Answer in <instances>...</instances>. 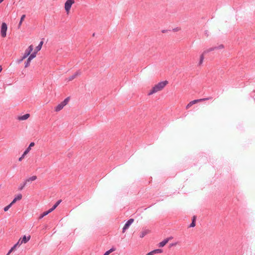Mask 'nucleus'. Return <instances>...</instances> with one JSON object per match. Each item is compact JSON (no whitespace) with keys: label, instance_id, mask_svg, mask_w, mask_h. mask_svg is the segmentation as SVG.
<instances>
[{"label":"nucleus","instance_id":"1","mask_svg":"<svg viewBox=\"0 0 255 255\" xmlns=\"http://www.w3.org/2000/svg\"><path fill=\"white\" fill-rule=\"evenodd\" d=\"M168 84L167 81H164L158 83L157 84L155 85L150 90V91L148 93V95H152L154 93H155L159 91L162 90L165 86Z\"/></svg>","mask_w":255,"mask_h":255},{"label":"nucleus","instance_id":"2","mask_svg":"<svg viewBox=\"0 0 255 255\" xmlns=\"http://www.w3.org/2000/svg\"><path fill=\"white\" fill-rule=\"evenodd\" d=\"M224 46L223 44H220L218 46L212 47H211V48L205 50L200 56V61L199 62L198 65H201L202 64L204 58V55L205 54H207L208 52H211L212 51H214V50H215L217 49H223V48H224Z\"/></svg>","mask_w":255,"mask_h":255},{"label":"nucleus","instance_id":"3","mask_svg":"<svg viewBox=\"0 0 255 255\" xmlns=\"http://www.w3.org/2000/svg\"><path fill=\"white\" fill-rule=\"evenodd\" d=\"M7 29V24L5 22H2L0 27V34L2 37H6Z\"/></svg>","mask_w":255,"mask_h":255},{"label":"nucleus","instance_id":"4","mask_svg":"<svg viewBox=\"0 0 255 255\" xmlns=\"http://www.w3.org/2000/svg\"><path fill=\"white\" fill-rule=\"evenodd\" d=\"M74 3V0H67L65 3V9L67 13H68L72 5Z\"/></svg>","mask_w":255,"mask_h":255},{"label":"nucleus","instance_id":"5","mask_svg":"<svg viewBox=\"0 0 255 255\" xmlns=\"http://www.w3.org/2000/svg\"><path fill=\"white\" fill-rule=\"evenodd\" d=\"M133 219H129L125 224L123 228V233H125L126 231L129 228V227L131 225V224L133 222Z\"/></svg>","mask_w":255,"mask_h":255},{"label":"nucleus","instance_id":"6","mask_svg":"<svg viewBox=\"0 0 255 255\" xmlns=\"http://www.w3.org/2000/svg\"><path fill=\"white\" fill-rule=\"evenodd\" d=\"M32 50L33 46L32 45H30L28 48L25 50L24 54L23 56V58H26L27 57H28L30 54V53Z\"/></svg>","mask_w":255,"mask_h":255},{"label":"nucleus","instance_id":"7","mask_svg":"<svg viewBox=\"0 0 255 255\" xmlns=\"http://www.w3.org/2000/svg\"><path fill=\"white\" fill-rule=\"evenodd\" d=\"M213 99V97H209L207 98H203V99H197V100H194L193 101H191L192 104H193V105L195 104H196L198 102H202V101H206V100H212Z\"/></svg>","mask_w":255,"mask_h":255},{"label":"nucleus","instance_id":"8","mask_svg":"<svg viewBox=\"0 0 255 255\" xmlns=\"http://www.w3.org/2000/svg\"><path fill=\"white\" fill-rule=\"evenodd\" d=\"M30 239V236H29L26 237V236H23L22 238H20V244L21 245L22 243H26L29 241Z\"/></svg>","mask_w":255,"mask_h":255},{"label":"nucleus","instance_id":"9","mask_svg":"<svg viewBox=\"0 0 255 255\" xmlns=\"http://www.w3.org/2000/svg\"><path fill=\"white\" fill-rule=\"evenodd\" d=\"M81 72L80 71H77L76 73H75L73 75L69 77V78L67 79L68 81H71L74 80L77 76L81 75Z\"/></svg>","mask_w":255,"mask_h":255},{"label":"nucleus","instance_id":"10","mask_svg":"<svg viewBox=\"0 0 255 255\" xmlns=\"http://www.w3.org/2000/svg\"><path fill=\"white\" fill-rule=\"evenodd\" d=\"M29 117L30 115L29 114H26L23 116L18 117L17 119L19 121H24L27 120Z\"/></svg>","mask_w":255,"mask_h":255},{"label":"nucleus","instance_id":"11","mask_svg":"<svg viewBox=\"0 0 255 255\" xmlns=\"http://www.w3.org/2000/svg\"><path fill=\"white\" fill-rule=\"evenodd\" d=\"M35 145L34 142H31L29 146L26 149V150L24 151V155H26L29 151L31 150V147Z\"/></svg>","mask_w":255,"mask_h":255},{"label":"nucleus","instance_id":"12","mask_svg":"<svg viewBox=\"0 0 255 255\" xmlns=\"http://www.w3.org/2000/svg\"><path fill=\"white\" fill-rule=\"evenodd\" d=\"M61 201V200L57 201L55 203V204L53 206V207L49 210L50 211V212H52L54 209H55L56 207L60 204Z\"/></svg>","mask_w":255,"mask_h":255},{"label":"nucleus","instance_id":"13","mask_svg":"<svg viewBox=\"0 0 255 255\" xmlns=\"http://www.w3.org/2000/svg\"><path fill=\"white\" fill-rule=\"evenodd\" d=\"M169 240V238H167L166 239H164L163 241H162L159 244V245H158L159 247H164L168 243Z\"/></svg>","mask_w":255,"mask_h":255},{"label":"nucleus","instance_id":"14","mask_svg":"<svg viewBox=\"0 0 255 255\" xmlns=\"http://www.w3.org/2000/svg\"><path fill=\"white\" fill-rule=\"evenodd\" d=\"M150 232V231L147 229L144 230L140 234L139 237L141 238H143L146 235Z\"/></svg>","mask_w":255,"mask_h":255},{"label":"nucleus","instance_id":"15","mask_svg":"<svg viewBox=\"0 0 255 255\" xmlns=\"http://www.w3.org/2000/svg\"><path fill=\"white\" fill-rule=\"evenodd\" d=\"M64 106L61 103L59 104H58L55 108V111L56 112H59L60 110H61Z\"/></svg>","mask_w":255,"mask_h":255},{"label":"nucleus","instance_id":"16","mask_svg":"<svg viewBox=\"0 0 255 255\" xmlns=\"http://www.w3.org/2000/svg\"><path fill=\"white\" fill-rule=\"evenodd\" d=\"M20 239L18 240V241L17 242L16 244H15L9 250V253H11L13 251H14L17 246H19L20 245Z\"/></svg>","mask_w":255,"mask_h":255},{"label":"nucleus","instance_id":"17","mask_svg":"<svg viewBox=\"0 0 255 255\" xmlns=\"http://www.w3.org/2000/svg\"><path fill=\"white\" fill-rule=\"evenodd\" d=\"M25 16H26V15L25 14H23L21 16V17L20 18V21L18 24V29H19L20 28L22 23L23 21L24 20V18H25Z\"/></svg>","mask_w":255,"mask_h":255},{"label":"nucleus","instance_id":"18","mask_svg":"<svg viewBox=\"0 0 255 255\" xmlns=\"http://www.w3.org/2000/svg\"><path fill=\"white\" fill-rule=\"evenodd\" d=\"M50 213H51V212L49 210L47 211L44 212L42 214H41L40 215V216L39 217V219H41L43 218L44 216L47 215Z\"/></svg>","mask_w":255,"mask_h":255},{"label":"nucleus","instance_id":"19","mask_svg":"<svg viewBox=\"0 0 255 255\" xmlns=\"http://www.w3.org/2000/svg\"><path fill=\"white\" fill-rule=\"evenodd\" d=\"M37 179L36 176H32L25 180V182L27 183L28 182L34 181Z\"/></svg>","mask_w":255,"mask_h":255},{"label":"nucleus","instance_id":"20","mask_svg":"<svg viewBox=\"0 0 255 255\" xmlns=\"http://www.w3.org/2000/svg\"><path fill=\"white\" fill-rule=\"evenodd\" d=\"M31 61V60L30 58H28L26 61L25 62V66H24L25 68H27L30 65Z\"/></svg>","mask_w":255,"mask_h":255},{"label":"nucleus","instance_id":"21","mask_svg":"<svg viewBox=\"0 0 255 255\" xmlns=\"http://www.w3.org/2000/svg\"><path fill=\"white\" fill-rule=\"evenodd\" d=\"M69 100L70 98L67 97L66 99H65V100L63 102H62L61 103L63 104V105L65 106L68 104V103L69 101Z\"/></svg>","mask_w":255,"mask_h":255},{"label":"nucleus","instance_id":"22","mask_svg":"<svg viewBox=\"0 0 255 255\" xmlns=\"http://www.w3.org/2000/svg\"><path fill=\"white\" fill-rule=\"evenodd\" d=\"M43 43V42L42 41L40 42L38 45L36 47V49L37 50V51H39L41 49Z\"/></svg>","mask_w":255,"mask_h":255},{"label":"nucleus","instance_id":"23","mask_svg":"<svg viewBox=\"0 0 255 255\" xmlns=\"http://www.w3.org/2000/svg\"><path fill=\"white\" fill-rule=\"evenodd\" d=\"M26 182L25 181L22 184H21L20 186L18 187L19 190H22L26 184Z\"/></svg>","mask_w":255,"mask_h":255},{"label":"nucleus","instance_id":"24","mask_svg":"<svg viewBox=\"0 0 255 255\" xmlns=\"http://www.w3.org/2000/svg\"><path fill=\"white\" fill-rule=\"evenodd\" d=\"M154 254H158V253H161L163 252V250L162 249H156L153 251H152Z\"/></svg>","mask_w":255,"mask_h":255},{"label":"nucleus","instance_id":"25","mask_svg":"<svg viewBox=\"0 0 255 255\" xmlns=\"http://www.w3.org/2000/svg\"><path fill=\"white\" fill-rule=\"evenodd\" d=\"M36 52H33L29 56V58H30L31 60L33 59L34 58L36 57Z\"/></svg>","mask_w":255,"mask_h":255},{"label":"nucleus","instance_id":"26","mask_svg":"<svg viewBox=\"0 0 255 255\" xmlns=\"http://www.w3.org/2000/svg\"><path fill=\"white\" fill-rule=\"evenodd\" d=\"M115 250H116V248H112L110 250H109V251H107L106 253L109 255L110 253H111L112 252L115 251Z\"/></svg>","mask_w":255,"mask_h":255},{"label":"nucleus","instance_id":"27","mask_svg":"<svg viewBox=\"0 0 255 255\" xmlns=\"http://www.w3.org/2000/svg\"><path fill=\"white\" fill-rule=\"evenodd\" d=\"M115 250H116V248H112L110 250H109V251H107L106 253L109 255L110 253H111L112 252L115 251Z\"/></svg>","mask_w":255,"mask_h":255},{"label":"nucleus","instance_id":"28","mask_svg":"<svg viewBox=\"0 0 255 255\" xmlns=\"http://www.w3.org/2000/svg\"><path fill=\"white\" fill-rule=\"evenodd\" d=\"M12 205H11V204L10 203L9 205H8L7 206H6V207H5L4 208V211L5 212L7 211L8 210V209L11 207Z\"/></svg>","mask_w":255,"mask_h":255},{"label":"nucleus","instance_id":"29","mask_svg":"<svg viewBox=\"0 0 255 255\" xmlns=\"http://www.w3.org/2000/svg\"><path fill=\"white\" fill-rule=\"evenodd\" d=\"M22 196L21 194H18L16 197L15 198L18 200H20L22 199Z\"/></svg>","mask_w":255,"mask_h":255},{"label":"nucleus","instance_id":"30","mask_svg":"<svg viewBox=\"0 0 255 255\" xmlns=\"http://www.w3.org/2000/svg\"><path fill=\"white\" fill-rule=\"evenodd\" d=\"M196 225V223L193 222H192L190 224L189 227V228H192L194 227Z\"/></svg>","mask_w":255,"mask_h":255},{"label":"nucleus","instance_id":"31","mask_svg":"<svg viewBox=\"0 0 255 255\" xmlns=\"http://www.w3.org/2000/svg\"><path fill=\"white\" fill-rule=\"evenodd\" d=\"M192 105L193 104H192L191 102H190L186 106V109H189Z\"/></svg>","mask_w":255,"mask_h":255},{"label":"nucleus","instance_id":"32","mask_svg":"<svg viewBox=\"0 0 255 255\" xmlns=\"http://www.w3.org/2000/svg\"><path fill=\"white\" fill-rule=\"evenodd\" d=\"M26 155H24V153L22 154V155H21V157H20L18 159V160L19 161H21L24 157V156H25Z\"/></svg>","mask_w":255,"mask_h":255},{"label":"nucleus","instance_id":"33","mask_svg":"<svg viewBox=\"0 0 255 255\" xmlns=\"http://www.w3.org/2000/svg\"><path fill=\"white\" fill-rule=\"evenodd\" d=\"M180 30V28L179 27H176L173 29V31L174 32H177Z\"/></svg>","mask_w":255,"mask_h":255},{"label":"nucleus","instance_id":"34","mask_svg":"<svg viewBox=\"0 0 255 255\" xmlns=\"http://www.w3.org/2000/svg\"><path fill=\"white\" fill-rule=\"evenodd\" d=\"M25 58H23V56L21 57V59H18L17 60V63H21Z\"/></svg>","mask_w":255,"mask_h":255},{"label":"nucleus","instance_id":"35","mask_svg":"<svg viewBox=\"0 0 255 255\" xmlns=\"http://www.w3.org/2000/svg\"><path fill=\"white\" fill-rule=\"evenodd\" d=\"M17 201V200L15 198V197L13 199V200H12V201L10 203L11 205H13L14 203H15L16 201Z\"/></svg>","mask_w":255,"mask_h":255},{"label":"nucleus","instance_id":"36","mask_svg":"<svg viewBox=\"0 0 255 255\" xmlns=\"http://www.w3.org/2000/svg\"><path fill=\"white\" fill-rule=\"evenodd\" d=\"M196 217L195 216H194L193 217H192V222H195L196 223Z\"/></svg>","mask_w":255,"mask_h":255},{"label":"nucleus","instance_id":"37","mask_svg":"<svg viewBox=\"0 0 255 255\" xmlns=\"http://www.w3.org/2000/svg\"><path fill=\"white\" fill-rule=\"evenodd\" d=\"M154 253L153 251L150 252L148 253H147L146 255H153Z\"/></svg>","mask_w":255,"mask_h":255},{"label":"nucleus","instance_id":"38","mask_svg":"<svg viewBox=\"0 0 255 255\" xmlns=\"http://www.w3.org/2000/svg\"><path fill=\"white\" fill-rule=\"evenodd\" d=\"M176 244H177L176 243L171 244H170L169 247L171 248V247L175 246Z\"/></svg>","mask_w":255,"mask_h":255},{"label":"nucleus","instance_id":"39","mask_svg":"<svg viewBox=\"0 0 255 255\" xmlns=\"http://www.w3.org/2000/svg\"><path fill=\"white\" fill-rule=\"evenodd\" d=\"M205 34L207 36H208L209 35V32H208V30H206L205 31Z\"/></svg>","mask_w":255,"mask_h":255},{"label":"nucleus","instance_id":"40","mask_svg":"<svg viewBox=\"0 0 255 255\" xmlns=\"http://www.w3.org/2000/svg\"><path fill=\"white\" fill-rule=\"evenodd\" d=\"M11 253H9V251H8V252L7 253V254L6 255H9V254H10Z\"/></svg>","mask_w":255,"mask_h":255},{"label":"nucleus","instance_id":"41","mask_svg":"<svg viewBox=\"0 0 255 255\" xmlns=\"http://www.w3.org/2000/svg\"><path fill=\"white\" fill-rule=\"evenodd\" d=\"M167 30H163L162 31L163 33H165Z\"/></svg>","mask_w":255,"mask_h":255},{"label":"nucleus","instance_id":"42","mask_svg":"<svg viewBox=\"0 0 255 255\" xmlns=\"http://www.w3.org/2000/svg\"><path fill=\"white\" fill-rule=\"evenodd\" d=\"M2 70V68L0 66V72Z\"/></svg>","mask_w":255,"mask_h":255},{"label":"nucleus","instance_id":"43","mask_svg":"<svg viewBox=\"0 0 255 255\" xmlns=\"http://www.w3.org/2000/svg\"><path fill=\"white\" fill-rule=\"evenodd\" d=\"M4 0H0V3L2 2Z\"/></svg>","mask_w":255,"mask_h":255},{"label":"nucleus","instance_id":"44","mask_svg":"<svg viewBox=\"0 0 255 255\" xmlns=\"http://www.w3.org/2000/svg\"><path fill=\"white\" fill-rule=\"evenodd\" d=\"M68 155L69 157H70L71 155L70 153H68Z\"/></svg>","mask_w":255,"mask_h":255},{"label":"nucleus","instance_id":"45","mask_svg":"<svg viewBox=\"0 0 255 255\" xmlns=\"http://www.w3.org/2000/svg\"><path fill=\"white\" fill-rule=\"evenodd\" d=\"M103 255H108L106 253H105Z\"/></svg>","mask_w":255,"mask_h":255},{"label":"nucleus","instance_id":"46","mask_svg":"<svg viewBox=\"0 0 255 255\" xmlns=\"http://www.w3.org/2000/svg\"><path fill=\"white\" fill-rule=\"evenodd\" d=\"M95 33H94L93 34V36H95Z\"/></svg>","mask_w":255,"mask_h":255}]
</instances>
